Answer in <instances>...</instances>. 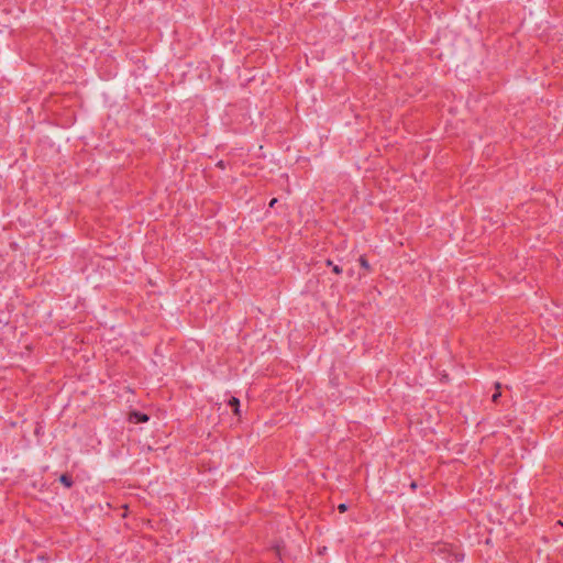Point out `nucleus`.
<instances>
[{
	"label": "nucleus",
	"mask_w": 563,
	"mask_h": 563,
	"mask_svg": "<svg viewBox=\"0 0 563 563\" xmlns=\"http://www.w3.org/2000/svg\"><path fill=\"white\" fill-rule=\"evenodd\" d=\"M332 271L335 274H341L342 273V268L339 265H333Z\"/></svg>",
	"instance_id": "obj_7"
},
{
	"label": "nucleus",
	"mask_w": 563,
	"mask_h": 563,
	"mask_svg": "<svg viewBox=\"0 0 563 563\" xmlns=\"http://www.w3.org/2000/svg\"><path fill=\"white\" fill-rule=\"evenodd\" d=\"M361 266L365 269H368L369 268V264L367 262V260L364 257V256H361L360 260H358Z\"/></svg>",
	"instance_id": "obj_4"
},
{
	"label": "nucleus",
	"mask_w": 563,
	"mask_h": 563,
	"mask_svg": "<svg viewBox=\"0 0 563 563\" xmlns=\"http://www.w3.org/2000/svg\"><path fill=\"white\" fill-rule=\"evenodd\" d=\"M229 406L233 408V411L236 416L240 415V400L236 397H232L229 400Z\"/></svg>",
	"instance_id": "obj_2"
},
{
	"label": "nucleus",
	"mask_w": 563,
	"mask_h": 563,
	"mask_svg": "<svg viewBox=\"0 0 563 563\" xmlns=\"http://www.w3.org/2000/svg\"><path fill=\"white\" fill-rule=\"evenodd\" d=\"M327 265H328V266H332V267H333V263H332V261L328 260V261H327Z\"/></svg>",
	"instance_id": "obj_9"
},
{
	"label": "nucleus",
	"mask_w": 563,
	"mask_h": 563,
	"mask_svg": "<svg viewBox=\"0 0 563 563\" xmlns=\"http://www.w3.org/2000/svg\"><path fill=\"white\" fill-rule=\"evenodd\" d=\"M59 482L67 488H70L74 484L73 478L67 474L60 475Z\"/></svg>",
	"instance_id": "obj_3"
},
{
	"label": "nucleus",
	"mask_w": 563,
	"mask_h": 563,
	"mask_svg": "<svg viewBox=\"0 0 563 563\" xmlns=\"http://www.w3.org/2000/svg\"><path fill=\"white\" fill-rule=\"evenodd\" d=\"M130 420L134 423L146 422L148 416L139 411H133L130 416Z\"/></svg>",
	"instance_id": "obj_1"
},
{
	"label": "nucleus",
	"mask_w": 563,
	"mask_h": 563,
	"mask_svg": "<svg viewBox=\"0 0 563 563\" xmlns=\"http://www.w3.org/2000/svg\"><path fill=\"white\" fill-rule=\"evenodd\" d=\"M338 509H339L340 512H344V511L347 510V506H346V504H340L338 506Z\"/></svg>",
	"instance_id": "obj_6"
},
{
	"label": "nucleus",
	"mask_w": 563,
	"mask_h": 563,
	"mask_svg": "<svg viewBox=\"0 0 563 563\" xmlns=\"http://www.w3.org/2000/svg\"><path fill=\"white\" fill-rule=\"evenodd\" d=\"M496 387H497V389H499L500 385H499V384H497V385H496ZM500 395H501V394H500V391H499V390H497L496 393H494V394H493V396H492V400H493L494 402H496V401L498 400V398L500 397Z\"/></svg>",
	"instance_id": "obj_5"
},
{
	"label": "nucleus",
	"mask_w": 563,
	"mask_h": 563,
	"mask_svg": "<svg viewBox=\"0 0 563 563\" xmlns=\"http://www.w3.org/2000/svg\"><path fill=\"white\" fill-rule=\"evenodd\" d=\"M277 203V199L273 198L269 202V207L273 208Z\"/></svg>",
	"instance_id": "obj_8"
}]
</instances>
